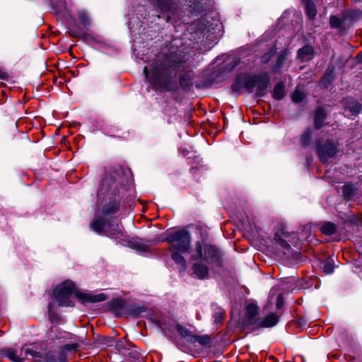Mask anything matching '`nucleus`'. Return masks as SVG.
<instances>
[{"label":"nucleus","mask_w":362,"mask_h":362,"mask_svg":"<svg viewBox=\"0 0 362 362\" xmlns=\"http://www.w3.org/2000/svg\"><path fill=\"white\" fill-rule=\"evenodd\" d=\"M284 96V86L281 83H277L274 89L273 97L276 100H281Z\"/></svg>","instance_id":"nucleus-30"},{"label":"nucleus","mask_w":362,"mask_h":362,"mask_svg":"<svg viewBox=\"0 0 362 362\" xmlns=\"http://www.w3.org/2000/svg\"><path fill=\"white\" fill-rule=\"evenodd\" d=\"M138 313H139V312H138V311H134V312H133V314H134V315H137Z\"/></svg>","instance_id":"nucleus-46"},{"label":"nucleus","mask_w":362,"mask_h":362,"mask_svg":"<svg viewBox=\"0 0 362 362\" xmlns=\"http://www.w3.org/2000/svg\"><path fill=\"white\" fill-rule=\"evenodd\" d=\"M358 56L360 57L362 59V52L360 53Z\"/></svg>","instance_id":"nucleus-47"},{"label":"nucleus","mask_w":362,"mask_h":362,"mask_svg":"<svg viewBox=\"0 0 362 362\" xmlns=\"http://www.w3.org/2000/svg\"><path fill=\"white\" fill-rule=\"evenodd\" d=\"M2 354L14 362H21L22 358L17 355L16 351L13 349H5L2 350Z\"/></svg>","instance_id":"nucleus-25"},{"label":"nucleus","mask_w":362,"mask_h":362,"mask_svg":"<svg viewBox=\"0 0 362 362\" xmlns=\"http://www.w3.org/2000/svg\"><path fill=\"white\" fill-rule=\"evenodd\" d=\"M78 19H79L81 23L83 26L86 27L90 25L89 17L85 11H78Z\"/></svg>","instance_id":"nucleus-34"},{"label":"nucleus","mask_w":362,"mask_h":362,"mask_svg":"<svg viewBox=\"0 0 362 362\" xmlns=\"http://www.w3.org/2000/svg\"><path fill=\"white\" fill-rule=\"evenodd\" d=\"M338 142L327 140L323 144H318L317 154L321 162L328 163L338 153Z\"/></svg>","instance_id":"nucleus-5"},{"label":"nucleus","mask_w":362,"mask_h":362,"mask_svg":"<svg viewBox=\"0 0 362 362\" xmlns=\"http://www.w3.org/2000/svg\"><path fill=\"white\" fill-rule=\"evenodd\" d=\"M45 362H58V360L54 355H48L46 357Z\"/></svg>","instance_id":"nucleus-42"},{"label":"nucleus","mask_w":362,"mask_h":362,"mask_svg":"<svg viewBox=\"0 0 362 362\" xmlns=\"http://www.w3.org/2000/svg\"><path fill=\"white\" fill-rule=\"evenodd\" d=\"M107 224V222L103 217L95 216L93 222L90 223V228L92 230L98 233H101L102 232L105 231Z\"/></svg>","instance_id":"nucleus-14"},{"label":"nucleus","mask_w":362,"mask_h":362,"mask_svg":"<svg viewBox=\"0 0 362 362\" xmlns=\"http://www.w3.org/2000/svg\"><path fill=\"white\" fill-rule=\"evenodd\" d=\"M320 230L326 235H332L337 232V226L331 222H325L322 225Z\"/></svg>","instance_id":"nucleus-23"},{"label":"nucleus","mask_w":362,"mask_h":362,"mask_svg":"<svg viewBox=\"0 0 362 362\" xmlns=\"http://www.w3.org/2000/svg\"><path fill=\"white\" fill-rule=\"evenodd\" d=\"M69 33L74 37H78L81 35V32L78 29L74 28H69Z\"/></svg>","instance_id":"nucleus-40"},{"label":"nucleus","mask_w":362,"mask_h":362,"mask_svg":"<svg viewBox=\"0 0 362 362\" xmlns=\"http://www.w3.org/2000/svg\"><path fill=\"white\" fill-rule=\"evenodd\" d=\"M313 49L310 45H305L298 52V57L302 61H308L313 57Z\"/></svg>","instance_id":"nucleus-20"},{"label":"nucleus","mask_w":362,"mask_h":362,"mask_svg":"<svg viewBox=\"0 0 362 362\" xmlns=\"http://www.w3.org/2000/svg\"><path fill=\"white\" fill-rule=\"evenodd\" d=\"M326 119V114L325 110L319 107L315 111L314 115V124L317 129H320L325 124L324 122Z\"/></svg>","instance_id":"nucleus-18"},{"label":"nucleus","mask_w":362,"mask_h":362,"mask_svg":"<svg viewBox=\"0 0 362 362\" xmlns=\"http://www.w3.org/2000/svg\"><path fill=\"white\" fill-rule=\"evenodd\" d=\"M213 317L215 324L221 323L225 317V310L222 308L216 307L214 309Z\"/></svg>","instance_id":"nucleus-28"},{"label":"nucleus","mask_w":362,"mask_h":362,"mask_svg":"<svg viewBox=\"0 0 362 362\" xmlns=\"http://www.w3.org/2000/svg\"><path fill=\"white\" fill-rule=\"evenodd\" d=\"M124 355L134 361L139 360L141 356L139 349L132 344L129 345L127 351H124Z\"/></svg>","instance_id":"nucleus-22"},{"label":"nucleus","mask_w":362,"mask_h":362,"mask_svg":"<svg viewBox=\"0 0 362 362\" xmlns=\"http://www.w3.org/2000/svg\"><path fill=\"white\" fill-rule=\"evenodd\" d=\"M334 76L332 71L327 70L321 79V83L327 87L333 81Z\"/></svg>","instance_id":"nucleus-33"},{"label":"nucleus","mask_w":362,"mask_h":362,"mask_svg":"<svg viewBox=\"0 0 362 362\" xmlns=\"http://www.w3.org/2000/svg\"><path fill=\"white\" fill-rule=\"evenodd\" d=\"M259 313V308L255 304H249L246 307V320L243 323L245 330L247 332H253L252 322L257 321L259 317H256Z\"/></svg>","instance_id":"nucleus-8"},{"label":"nucleus","mask_w":362,"mask_h":362,"mask_svg":"<svg viewBox=\"0 0 362 362\" xmlns=\"http://www.w3.org/2000/svg\"><path fill=\"white\" fill-rule=\"evenodd\" d=\"M329 23L332 28H337L341 25L340 19L334 16L330 17Z\"/></svg>","instance_id":"nucleus-38"},{"label":"nucleus","mask_w":362,"mask_h":362,"mask_svg":"<svg viewBox=\"0 0 362 362\" xmlns=\"http://www.w3.org/2000/svg\"><path fill=\"white\" fill-rule=\"evenodd\" d=\"M194 274L200 279H204L208 277L209 267L201 262L194 263L192 266Z\"/></svg>","instance_id":"nucleus-16"},{"label":"nucleus","mask_w":362,"mask_h":362,"mask_svg":"<svg viewBox=\"0 0 362 362\" xmlns=\"http://www.w3.org/2000/svg\"><path fill=\"white\" fill-rule=\"evenodd\" d=\"M282 60H283V59H282L281 57H280V58L279 59L278 64L281 63Z\"/></svg>","instance_id":"nucleus-45"},{"label":"nucleus","mask_w":362,"mask_h":362,"mask_svg":"<svg viewBox=\"0 0 362 362\" xmlns=\"http://www.w3.org/2000/svg\"><path fill=\"white\" fill-rule=\"evenodd\" d=\"M150 73L146 66L144 69V73L149 79L153 88L159 90L169 91L173 89L171 85V74L186 69L189 64L187 59L180 54L171 52L165 54L163 59H157L151 64Z\"/></svg>","instance_id":"nucleus-1"},{"label":"nucleus","mask_w":362,"mask_h":362,"mask_svg":"<svg viewBox=\"0 0 362 362\" xmlns=\"http://www.w3.org/2000/svg\"><path fill=\"white\" fill-rule=\"evenodd\" d=\"M303 99V94L298 90H296L292 95V100L296 103L301 102Z\"/></svg>","instance_id":"nucleus-39"},{"label":"nucleus","mask_w":362,"mask_h":362,"mask_svg":"<svg viewBox=\"0 0 362 362\" xmlns=\"http://www.w3.org/2000/svg\"><path fill=\"white\" fill-rule=\"evenodd\" d=\"M178 330L181 336L191 344L198 343L202 346H208L210 344V338L208 335L200 336L194 334L189 330L181 327L178 328Z\"/></svg>","instance_id":"nucleus-7"},{"label":"nucleus","mask_w":362,"mask_h":362,"mask_svg":"<svg viewBox=\"0 0 362 362\" xmlns=\"http://www.w3.org/2000/svg\"><path fill=\"white\" fill-rule=\"evenodd\" d=\"M313 132L311 129H306L300 135V144L302 146H307L310 144Z\"/></svg>","instance_id":"nucleus-24"},{"label":"nucleus","mask_w":362,"mask_h":362,"mask_svg":"<svg viewBox=\"0 0 362 362\" xmlns=\"http://www.w3.org/2000/svg\"><path fill=\"white\" fill-rule=\"evenodd\" d=\"M305 12L310 18H313L316 16L317 10L315 5L310 0L305 2Z\"/></svg>","instance_id":"nucleus-29"},{"label":"nucleus","mask_w":362,"mask_h":362,"mask_svg":"<svg viewBox=\"0 0 362 362\" xmlns=\"http://www.w3.org/2000/svg\"><path fill=\"white\" fill-rule=\"evenodd\" d=\"M157 7L162 11H168L173 6V0H156Z\"/></svg>","instance_id":"nucleus-27"},{"label":"nucleus","mask_w":362,"mask_h":362,"mask_svg":"<svg viewBox=\"0 0 362 362\" xmlns=\"http://www.w3.org/2000/svg\"><path fill=\"white\" fill-rule=\"evenodd\" d=\"M105 233L112 238H120L122 235L119 224L111 221H107Z\"/></svg>","instance_id":"nucleus-15"},{"label":"nucleus","mask_w":362,"mask_h":362,"mask_svg":"<svg viewBox=\"0 0 362 362\" xmlns=\"http://www.w3.org/2000/svg\"><path fill=\"white\" fill-rule=\"evenodd\" d=\"M76 296L81 300L83 303L90 302V303H96V302H102L106 299V296L104 293H100L98 295H90L88 293L77 292L76 293Z\"/></svg>","instance_id":"nucleus-13"},{"label":"nucleus","mask_w":362,"mask_h":362,"mask_svg":"<svg viewBox=\"0 0 362 362\" xmlns=\"http://www.w3.org/2000/svg\"><path fill=\"white\" fill-rule=\"evenodd\" d=\"M343 105L345 110H349L352 115L358 114L361 110V105L353 98L344 99Z\"/></svg>","instance_id":"nucleus-17"},{"label":"nucleus","mask_w":362,"mask_h":362,"mask_svg":"<svg viewBox=\"0 0 362 362\" xmlns=\"http://www.w3.org/2000/svg\"><path fill=\"white\" fill-rule=\"evenodd\" d=\"M171 252V257L173 261L178 265H180L182 269H185L186 267V261L183 257L182 255L184 252H181L180 250H169Z\"/></svg>","instance_id":"nucleus-21"},{"label":"nucleus","mask_w":362,"mask_h":362,"mask_svg":"<svg viewBox=\"0 0 362 362\" xmlns=\"http://www.w3.org/2000/svg\"><path fill=\"white\" fill-rule=\"evenodd\" d=\"M23 353L26 355H30L33 358H40L42 357V353L39 351L38 348L35 344H30L29 346H25L22 347L21 351V355Z\"/></svg>","instance_id":"nucleus-19"},{"label":"nucleus","mask_w":362,"mask_h":362,"mask_svg":"<svg viewBox=\"0 0 362 362\" xmlns=\"http://www.w3.org/2000/svg\"><path fill=\"white\" fill-rule=\"evenodd\" d=\"M290 236V233L286 230L285 227L283 225H280L276 228L274 234V240L280 247L285 249H289V244L285 240V238H288Z\"/></svg>","instance_id":"nucleus-11"},{"label":"nucleus","mask_w":362,"mask_h":362,"mask_svg":"<svg viewBox=\"0 0 362 362\" xmlns=\"http://www.w3.org/2000/svg\"><path fill=\"white\" fill-rule=\"evenodd\" d=\"M354 194V187L351 185H345L343 187V195L346 199H350Z\"/></svg>","instance_id":"nucleus-35"},{"label":"nucleus","mask_w":362,"mask_h":362,"mask_svg":"<svg viewBox=\"0 0 362 362\" xmlns=\"http://www.w3.org/2000/svg\"><path fill=\"white\" fill-rule=\"evenodd\" d=\"M254 78L255 75L251 76L245 74H241L236 77L235 83L232 85L231 88L235 92H238L245 88L250 93H252L254 90Z\"/></svg>","instance_id":"nucleus-6"},{"label":"nucleus","mask_w":362,"mask_h":362,"mask_svg":"<svg viewBox=\"0 0 362 362\" xmlns=\"http://www.w3.org/2000/svg\"><path fill=\"white\" fill-rule=\"evenodd\" d=\"M119 209L118 204L116 202H110L106 204L103 208V213L105 215H110L116 213Z\"/></svg>","instance_id":"nucleus-31"},{"label":"nucleus","mask_w":362,"mask_h":362,"mask_svg":"<svg viewBox=\"0 0 362 362\" xmlns=\"http://www.w3.org/2000/svg\"><path fill=\"white\" fill-rule=\"evenodd\" d=\"M322 269L326 274H331L334 269V264L328 261L325 262L323 263Z\"/></svg>","instance_id":"nucleus-37"},{"label":"nucleus","mask_w":362,"mask_h":362,"mask_svg":"<svg viewBox=\"0 0 362 362\" xmlns=\"http://www.w3.org/2000/svg\"><path fill=\"white\" fill-rule=\"evenodd\" d=\"M254 88L256 87L257 96H263L268 86L269 78L267 75H255Z\"/></svg>","instance_id":"nucleus-10"},{"label":"nucleus","mask_w":362,"mask_h":362,"mask_svg":"<svg viewBox=\"0 0 362 362\" xmlns=\"http://www.w3.org/2000/svg\"><path fill=\"white\" fill-rule=\"evenodd\" d=\"M282 303V296L281 295H279L277 298L276 307L280 308Z\"/></svg>","instance_id":"nucleus-44"},{"label":"nucleus","mask_w":362,"mask_h":362,"mask_svg":"<svg viewBox=\"0 0 362 362\" xmlns=\"http://www.w3.org/2000/svg\"><path fill=\"white\" fill-rule=\"evenodd\" d=\"M194 78V74L192 71H188L180 77V84L182 87H188L190 85V82Z\"/></svg>","instance_id":"nucleus-26"},{"label":"nucleus","mask_w":362,"mask_h":362,"mask_svg":"<svg viewBox=\"0 0 362 362\" xmlns=\"http://www.w3.org/2000/svg\"><path fill=\"white\" fill-rule=\"evenodd\" d=\"M129 344H130L127 343L123 340H119L116 344V349L118 351L124 354V351H127Z\"/></svg>","instance_id":"nucleus-36"},{"label":"nucleus","mask_w":362,"mask_h":362,"mask_svg":"<svg viewBox=\"0 0 362 362\" xmlns=\"http://www.w3.org/2000/svg\"><path fill=\"white\" fill-rule=\"evenodd\" d=\"M163 241L170 244L169 250L189 252L191 238L190 234L186 230L182 229L170 233Z\"/></svg>","instance_id":"nucleus-3"},{"label":"nucleus","mask_w":362,"mask_h":362,"mask_svg":"<svg viewBox=\"0 0 362 362\" xmlns=\"http://www.w3.org/2000/svg\"><path fill=\"white\" fill-rule=\"evenodd\" d=\"M115 181L109 175H105L101 181L99 189L98 190V197L107 194L112 189L115 188Z\"/></svg>","instance_id":"nucleus-12"},{"label":"nucleus","mask_w":362,"mask_h":362,"mask_svg":"<svg viewBox=\"0 0 362 362\" xmlns=\"http://www.w3.org/2000/svg\"><path fill=\"white\" fill-rule=\"evenodd\" d=\"M64 349L68 351H71L76 349V346L73 344H68L64 346Z\"/></svg>","instance_id":"nucleus-43"},{"label":"nucleus","mask_w":362,"mask_h":362,"mask_svg":"<svg viewBox=\"0 0 362 362\" xmlns=\"http://www.w3.org/2000/svg\"><path fill=\"white\" fill-rule=\"evenodd\" d=\"M8 76V74L5 70L0 69V79L6 80Z\"/></svg>","instance_id":"nucleus-41"},{"label":"nucleus","mask_w":362,"mask_h":362,"mask_svg":"<svg viewBox=\"0 0 362 362\" xmlns=\"http://www.w3.org/2000/svg\"><path fill=\"white\" fill-rule=\"evenodd\" d=\"M278 322L279 316L275 313H270L264 317H259V320L254 321L252 325L253 331H255L262 328L274 327Z\"/></svg>","instance_id":"nucleus-9"},{"label":"nucleus","mask_w":362,"mask_h":362,"mask_svg":"<svg viewBox=\"0 0 362 362\" xmlns=\"http://www.w3.org/2000/svg\"><path fill=\"white\" fill-rule=\"evenodd\" d=\"M75 289L72 281H66L57 286L54 291V299L58 302L60 306H72L73 303L70 300V296Z\"/></svg>","instance_id":"nucleus-4"},{"label":"nucleus","mask_w":362,"mask_h":362,"mask_svg":"<svg viewBox=\"0 0 362 362\" xmlns=\"http://www.w3.org/2000/svg\"><path fill=\"white\" fill-rule=\"evenodd\" d=\"M126 302L119 298L113 299L110 303L112 309L123 310L125 308Z\"/></svg>","instance_id":"nucleus-32"},{"label":"nucleus","mask_w":362,"mask_h":362,"mask_svg":"<svg viewBox=\"0 0 362 362\" xmlns=\"http://www.w3.org/2000/svg\"><path fill=\"white\" fill-rule=\"evenodd\" d=\"M221 253L218 248L212 245L202 246L200 242L195 243V250L192 255V259H201L209 264L215 263L220 265Z\"/></svg>","instance_id":"nucleus-2"}]
</instances>
